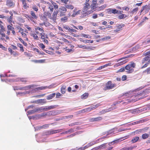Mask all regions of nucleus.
<instances>
[{
  "label": "nucleus",
  "instance_id": "1",
  "mask_svg": "<svg viewBox=\"0 0 150 150\" xmlns=\"http://www.w3.org/2000/svg\"><path fill=\"white\" fill-rule=\"evenodd\" d=\"M147 92L146 91H143L140 93H138L137 95H134L131 96L129 93H127L123 94L122 96V97L123 96L130 98L133 97L136 98V99H134V100L136 101L139 99L146 97L147 96Z\"/></svg>",
  "mask_w": 150,
  "mask_h": 150
},
{
  "label": "nucleus",
  "instance_id": "2",
  "mask_svg": "<svg viewBox=\"0 0 150 150\" xmlns=\"http://www.w3.org/2000/svg\"><path fill=\"white\" fill-rule=\"evenodd\" d=\"M47 3L48 4V8L44 7L42 9L44 11V14L46 16H50L54 10L53 6L52 4H50L49 2Z\"/></svg>",
  "mask_w": 150,
  "mask_h": 150
},
{
  "label": "nucleus",
  "instance_id": "3",
  "mask_svg": "<svg viewBox=\"0 0 150 150\" xmlns=\"http://www.w3.org/2000/svg\"><path fill=\"white\" fill-rule=\"evenodd\" d=\"M136 64L133 61L131 62L125 66V72L127 74L132 73L134 71V69L136 67Z\"/></svg>",
  "mask_w": 150,
  "mask_h": 150
},
{
  "label": "nucleus",
  "instance_id": "4",
  "mask_svg": "<svg viewBox=\"0 0 150 150\" xmlns=\"http://www.w3.org/2000/svg\"><path fill=\"white\" fill-rule=\"evenodd\" d=\"M116 84L112 83L111 81H109L105 84V87L103 88V90L106 91L108 90L112 89L116 86Z\"/></svg>",
  "mask_w": 150,
  "mask_h": 150
},
{
  "label": "nucleus",
  "instance_id": "5",
  "mask_svg": "<svg viewBox=\"0 0 150 150\" xmlns=\"http://www.w3.org/2000/svg\"><path fill=\"white\" fill-rule=\"evenodd\" d=\"M90 8V5L88 3H85L84 4L83 8V11L85 12V13L87 15H89L94 11V10H89Z\"/></svg>",
  "mask_w": 150,
  "mask_h": 150
},
{
  "label": "nucleus",
  "instance_id": "6",
  "mask_svg": "<svg viewBox=\"0 0 150 150\" xmlns=\"http://www.w3.org/2000/svg\"><path fill=\"white\" fill-rule=\"evenodd\" d=\"M40 39L42 40V41L45 43L47 44L49 42L47 39L48 38V36L47 34L45 33L44 32H43L40 35Z\"/></svg>",
  "mask_w": 150,
  "mask_h": 150
},
{
  "label": "nucleus",
  "instance_id": "7",
  "mask_svg": "<svg viewBox=\"0 0 150 150\" xmlns=\"http://www.w3.org/2000/svg\"><path fill=\"white\" fill-rule=\"evenodd\" d=\"M44 32V28L42 27H36L35 28V33L38 35H40L41 33Z\"/></svg>",
  "mask_w": 150,
  "mask_h": 150
},
{
  "label": "nucleus",
  "instance_id": "8",
  "mask_svg": "<svg viewBox=\"0 0 150 150\" xmlns=\"http://www.w3.org/2000/svg\"><path fill=\"white\" fill-rule=\"evenodd\" d=\"M125 26V25L123 24H117L116 25V27L117 28L115 30H114V32L115 33H118L119 32L122 30L123 27Z\"/></svg>",
  "mask_w": 150,
  "mask_h": 150
},
{
  "label": "nucleus",
  "instance_id": "9",
  "mask_svg": "<svg viewBox=\"0 0 150 150\" xmlns=\"http://www.w3.org/2000/svg\"><path fill=\"white\" fill-rule=\"evenodd\" d=\"M30 16L31 18L32 21L34 22V20L38 18V16L36 15L35 12L33 11H30Z\"/></svg>",
  "mask_w": 150,
  "mask_h": 150
},
{
  "label": "nucleus",
  "instance_id": "10",
  "mask_svg": "<svg viewBox=\"0 0 150 150\" xmlns=\"http://www.w3.org/2000/svg\"><path fill=\"white\" fill-rule=\"evenodd\" d=\"M58 13V11H54L52 16L51 15L50 16H48L50 19L53 20V21H55L56 20L57 15Z\"/></svg>",
  "mask_w": 150,
  "mask_h": 150
},
{
  "label": "nucleus",
  "instance_id": "11",
  "mask_svg": "<svg viewBox=\"0 0 150 150\" xmlns=\"http://www.w3.org/2000/svg\"><path fill=\"white\" fill-rule=\"evenodd\" d=\"M4 32H1L0 33V34L1 35L0 38L2 40H5V39L8 40L9 39V38L8 36L6 35L4 33Z\"/></svg>",
  "mask_w": 150,
  "mask_h": 150
},
{
  "label": "nucleus",
  "instance_id": "12",
  "mask_svg": "<svg viewBox=\"0 0 150 150\" xmlns=\"http://www.w3.org/2000/svg\"><path fill=\"white\" fill-rule=\"evenodd\" d=\"M81 10H78L76 8L74 9L73 11V13L71 15V16L73 17H75L76 15L79 14Z\"/></svg>",
  "mask_w": 150,
  "mask_h": 150
},
{
  "label": "nucleus",
  "instance_id": "13",
  "mask_svg": "<svg viewBox=\"0 0 150 150\" xmlns=\"http://www.w3.org/2000/svg\"><path fill=\"white\" fill-rule=\"evenodd\" d=\"M9 14L11 15L10 16H7L6 17V18L7 19V21L8 22L10 23H11L12 22V19L13 18V13L11 11H10L9 12Z\"/></svg>",
  "mask_w": 150,
  "mask_h": 150
},
{
  "label": "nucleus",
  "instance_id": "14",
  "mask_svg": "<svg viewBox=\"0 0 150 150\" xmlns=\"http://www.w3.org/2000/svg\"><path fill=\"white\" fill-rule=\"evenodd\" d=\"M6 5L9 7H14L15 5L12 0H7L6 1Z\"/></svg>",
  "mask_w": 150,
  "mask_h": 150
},
{
  "label": "nucleus",
  "instance_id": "15",
  "mask_svg": "<svg viewBox=\"0 0 150 150\" xmlns=\"http://www.w3.org/2000/svg\"><path fill=\"white\" fill-rule=\"evenodd\" d=\"M22 2V4L23 5V8L25 9H27L29 8L28 5H27L25 0H20Z\"/></svg>",
  "mask_w": 150,
  "mask_h": 150
},
{
  "label": "nucleus",
  "instance_id": "16",
  "mask_svg": "<svg viewBox=\"0 0 150 150\" xmlns=\"http://www.w3.org/2000/svg\"><path fill=\"white\" fill-rule=\"evenodd\" d=\"M127 61L126 60H124L122 61H120V62H119L116 64L114 66L115 67H117L119 66L122 65L125 63H126V62H127Z\"/></svg>",
  "mask_w": 150,
  "mask_h": 150
},
{
  "label": "nucleus",
  "instance_id": "17",
  "mask_svg": "<svg viewBox=\"0 0 150 150\" xmlns=\"http://www.w3.org/2000/svg\"><path fill=\"white\" fill-rule=\"evenodd\" d=\"M137 146H131L129 147H124L121 149V150H132L134 149Z\"/></svg>",
  "mask_w": 150,
  "mask_h": 150
},
{
  "label": "nucleus",
  "instance_id": "18",
  "mask_svg": "<svg viewBox=\"0 0 150 150\" xmlns=\"http://www.w3.org/2000/svg\"><path fill=\"white\" fill-rule=\"evenodd\" d=\"M17 33L18 34H21L22 37L24 38H25L27 37V34L26 33L24 32V29H23L18 30Z\"/></svg>",
  "mask_w": 150,
  "mask_h": 150
},
{
  "label": "nucleus",
  "instance_id": "19",
  "mask_svg": "<svg viewBox=\"0 0 150 150\" xmlns=\"http://www.w3.org/2000/svg\"><path fill=\"white\" fill-rule=\"evenodd\" d=\"M103 119L102 117H98L95 118H92L90 119L91 122H95L100 121Z\"/></svg>",
  "mask_w": 150,
  "mask_h": 150
},
{
  "label": "nucleus",
  "instance_id": "20",
  "mask_svg": "<svg viewBox=\"0 0 150 150\" xmlns=\"http://www.w3.org/2000/svg\"><path fill=\"white\" fill-rule=\"evenodd\" d=\"M3 23L0 20V33L5 31V27L3 26Z\"/></svg>",
  "mask_w": 150,
  "mask_h": 150
},
{
  "label": "nucleus",
  "instance_id": "21",
  "mask_svg": "<svg viewBox=\"0 0 150 150\" xmlns=\"http://www.w3.org/2000/svg\"><path fill=\"white\" fill-rule=\"evenodd\" d=\"M112 110V109L111 108H110L108 109H105L102 110L100 112V114H105V113L109 112Z\"/></svg>",
  "mask_w": 150,
  "mask_h": 150
},
{
  "label": "nucleus",
  "instance_id": "22",
  "mask_svg": "<svg viewBox=\"0 0 150 150\" xmlns=\"http://www.w3.org/2000/svg\"><path fill=\"white\" fill-rule=\"evenodd\" d=\"M38 34L36 33H32L31 34V36L33 37V39L36 40H39V38L38 36Z\"/></svg>",
  "mask_w": 150,
  "mask_h": 150
},
{
  "label": "nucleus",
  "instance_id": "23",
  "mask_svg": "<svg viewBox=\"0 0 150 150\" xmlns=\"http://www.w3.org/2000/svg\"><path fill=\"white\" fill-rule=\"evenodd\" d=\"M8 52L11 53V54H13L14 56H16L18 55V53L16 52H14L13 51L12 49L10 47H9L8 48Z\"/></svg>",
  "mask_w": 150,
  "mask_h": 150
},
{
  "label": "nucleus",
  "instance_id": "24",
  "mask_svg": "<svg viewBox=\"0 0 150 150\" xmlns=\"http://www.w3.org/2000/svg\"><path fill=\"white\" fill-rule=\"evenodd\" d=\"M33 62L35 63H42L45 62V59L34 60Z\"/></svg>",
  "mask_w": 150,
  "mask_h": 150
},
{
  "label": "nucleus",
  "instance_id": "25",
  "mask_svg": "<svg viewBox=\"0 0 150 150\" xmlns=\"http://www.w3.org/2000/svg\"><path fill=\"white\" fill-rule=\"evenodd\" d=\"M123 12L122 11L117 10L116 9H112V13L121 14Z\"/></svg>",
  "mask_w": 150,
  "mask_h": 150
},
{
  "label": "nucleus",
  "instance_id": "26",
  "mask_svg": "<svg viewBox=\"0 0 150 150\" xmlns=\"http://www.w3.org/2000/svg\"><path fill=\"white\" fill-rule=\"evenodd\" d=\"M150 58L149 57L146 56L142 60V64H144L146 61H148V63H149V61L150 60ZM149 63L150 62H149Z\"/></svg>",
  "mask_w": 150,
  "mask_h": 150
},
{
  "label": "nucleus",
  "instance_id": "27",
  "mask_svg": "<svg viewBox=\"0 0 150 150\" xmlns=\"http://www.w3.org/2000/svg\"><path fill=\"white\" fill-rule=\"evenodd\" d=\"M143 56H147L150 58V50L148 51L146 50L144 52L142 55Z\"/></svg>",
  "mask_w": 150,
  "mask_h": 150
},
{
  "label": "nucleus",
  "instance_id": "28",
  "mask_svg": "<svg viewBox=\"0 0 150 150\" xmlns=\"http://www.w3.org/2000/svg\"><path fill=\"white\" fill-rule=\"evenodd\" d=\"M55 95V93H52L51 94H50L49 95H48L47 97V100H50L52 99V98H53Z\"/></svg>",
  "mask_w": 150,
  "mask_h": 150
},
{
  "label": "nucleus",
  "instance_id": "29",
  "mask_svg": "<svg viewBox=\"0 0 150 150\" xmlns=\"http://www.w3.org/2000/svg\"><path fill=\"white\" fill-rule=\"evenodd\" d=\"M47 88V86H41L38 87H37L35 88L34 90L35 91H39L40 90H44L46 89Z\"/></svg>",
  "mask_w": 150,
  "mask_h": 150
},
{
  "label": "nucleus",
  "instance_id": "30",
  "mask_svg": "<svg viewBox=\"0 0 150 150\" xmlns=\"http://www.w3.org/2000/svg\"><path fill=\"white\" fill-rule=\"evenodd\" d=\"M106 6L107 5L106 4H104L97 8V9L98 11L103 10L106 7Z\"/></svg>",
  "mask_w": 150,
  "mask_h": 150
},
{
  "label": "nucleus",
  "instance_id": "31",
  "mask_svg": "<svg viewBox=\"0 0 150 150\" xmlns=\"http://www.w3.org/2000/svg\"><path fill=\"white\" fill-rule=\"evenodd\" d=\"M51 134L59 133L61 131V129L50 130Z\"/></svg>",
  "mask_w": 150,
  "mask_h": 150
},
{
  "label": "nucleus",
  "instance_id": "32",
  "mask_svg": "<svg viewBox=\"0 0 150 150\" xmlns=\"http://www.w3.org/2000/svg\"><path fill=\"white\" fill-rule=\"evenodd\" d=\"M59 10L61 11V12H64L65 13L67 12V8L65 6H61L60 8H59Z\"/></svg>",
  "mask_w": 150,
  "mask_h": 150
},
{
  "label": "nucleus",
  "instance_id": "33",
  "mask_svg": "<svg viewBox=\"0 0 150 150\" xmlns=\"http://www.w3.org/2000/svg\"><path fill=\"white\" fill-rule=\"evenodd\" d=\"M65 7H66L67 9H68L72 10L74 8V6L71 4L66 5Z\"/></svg>",
  "mask_w": 150,
  "mask_h": 150
},
{
  "label": "nucleus",
  "instance_id": "34",
  "mask_svg": "<svg viewBox=\"0 0 150 150\" xmlns=\"http://www.w3.org/2000/svg\"><path fill=\"white\" fill-rule=\"evenodd\" d=\"M97 4H96L94 3H92L91 5V10L95 11L94 9L97 7Z\"/></svg>",
  "mask_w": 150,
  "mask_h": 150
},
{
  "label": "nucleus",
  "instance_id": "35",
  "mask_svg": "<svg viewBox=\"0 0 150 150\" xmlns=\"http://www.w3.org/2000/svg\"><path fill=\"white\" fill-rule=\"evenodd\" d=\"M46 15L44 14L43 15H42L40 17V18L41 20L43 21H47V18L46 16Z\"/></svg>",
  "mask_w": 150,
  "mask_h": 150
},
{
  "label": "nucleus",
  "instance_id": "36",
  "mask_svg": "<svg viewBox=\"0 0 150 150\" xmlns=\"http://www.w3.org/2000/svg\"><path fill=\"white\" fill-rule=\"evenodd\" d=\"M37 102L39 103H41L42 104L45 103L46 102L45 99H38L37 100Z\"/></svg>",
  "mask_w": 150,
  "mask_h": 150
},
{
  "label": "nucleus",
  "instance_id": "37",
  "mask_svg": "<svg viewBox=\"0 0 150 150\" xmlns=\"http://www.w3.org/2000/svg\"><path fill=\"white\" fill-rule=\"evenodd\" d=\"M17 45L18 47H20V51L22 52H23L24 51V50L23 49V46L20 43H18L17 44Z\"/></svg>",
  "mask_w": 150,
  "mask_h": 150
},
{
  "label": "nucleus",
  "instance_id": "38",
  "mask_svg": "<svg viewBox=\"0 0 150 150\" xmlns=\"http://www.w3.org/2000/svg\"><path fill=\"white\" fill-rule=\"evenodd\" d=\"M143 73L145 74H150V68L148 67L144 71Z\"/></svg>",
  "mask_w": 150,
  "mask_h": 150
},
{
  "label": "nucleus",
  "instance_id": "39",
  "mask_svg": "<svg viewBox=\"0 0 150 150\" xmlns=\"http://www.w3.org/2000/svg\"><path fill=\"white\" fill-rule=\"evenodd\" d=\"M139 138L138 137H136L133 138L131 140V142L133 143H135L137 142L139 139Z\"/></svg>",
  "mask_w": 150,
  "mask_h": 150
},
{
  "label": "nucleus",
  "instance_id": "40",
  "mask_svg": "<svg viewBox=\"0 0 150 150\" xmlns=\"http://www.w3.org/2000/svg\"><path fill=\"white\" fill-rule=\"evenodd\" d=\"M47 116H50L55 115V112L54 111L52 110L47 112Z\"/></svg>",
  "mask_w": 150,
  "mask_h": 150
},
{
  "label": "nucleus",
  "instance_id": "41",
  "mask_svg": "<svg viewBox=\"0 0 150 150\" xmlns=\"http://www.w3.org/2000/svg\"><path fill=\"white\" fill-rule=\"evenodd\" d=\"M88 95V93H85L82 96L81 98L83 99H85L86 98Z\"/></svg>",
  "mask_w": 150,
  "mask_h": 150
},
{
  "label": "nucleus",
  "instance_id": "42",
  "mask_svg": "<svg viewBox=\"0 0 150 150\" xmlns=\"http://www.w3.org/2000/svg\"><path fill=\"white\" fill-rule=\"evenodd\" d=\"M126 16L124 14H122L119 16L118 18L119 19H122L125 18L126 17Z\"/></svg>",
  "mask_w": 150,
  "mask_h": 150
},
{
  "label": "nucleus",
  "instance_id": "43",
  "mask_svg": "<svg viewBox=\"0 0 150 150\" xmlns=\"http://www.w3.org/2000/svg\"><path fill=\"white\" fill-rule=\"evenodd\" d=\"M106 144L107 143H104L99 146L100 149H101L103 148H105L106 147Z\"/></svg>",
  "mask_w": 150,
  "mask_h": 150
},
{
  "label": "nucleus",
  "instance_id": "44",
  "mask_svg": "<svg viewBox=\"0 0 150 150\" xmlns=\"http://www.w3.org/2000/svg\"><path fill=\"white\" fill-rule=\"evenodd\" d=\"M66 87L65 86H62L61 89V91L62 93L64 94L65 92Z\"/></svg>",
  "mask_w": 150,
  "mask_h": 150
},
{
  "label": "nucleus",
  "instance_id": "45",
  "mask_svg": "<svg viewBox=\"0 0 150 150\" xmlns=\"http://www.w3.org/2000/svg\"><path fill=\"white\" fill-rule=\"evenodd\" d=\"M125 71V67H123L120 69L119 70H118L117 72V73H118L120 72H123Z\"/></svg>",
  "mask_w": 150,
  "mask_h": 150
},
{
  "label": "nucleus",
  "instance_id": "46",
  "mask_svg": "<svg viewBox=\"0 0 150 150\" xmlns=\"http://www.w3.org/2000/svg\"><path fill=\"white\" fill-rule=\"evenodd\" d=\"M139 10V8L138 7H136L133 9L132 11L131 12V13L132 14H133L134 13H137Z\"/></svg>",
  "mask_w": 150,
  "mask_h": 150
},
{
  "label": "nucleus",
  "instance_id": "47",
  "mask_svg": "<svg viewBox=\"0 0 150 150\" xmlns=\"http://www.w3.org/2000/svg\"><path fill=\"white\" fill-rule=\"evenodd\" d=\"M25 87H18V86H15L14 87V89L15 90H24Z\"/></svg>",
  "mask_w": 150,
  "mask_h": 150
},
{
  "label": "nucleus",
  "instance_id": "48",
  "mask_svg": "<svg viewBox=\"0 0 150 150\" xmlns=\"http://www.w3.org/2000/svg\"><path fill=\"white\" fill-rule=\"evenodd\" d=\"M68 18L67 16H65L61 19V21L63 22H66Z\"/></svg>",
  "mask_w": 150,
  "mask_h": 150
},
{
  "label": "nucleus",
  "instance_id": "49",
  "mask_svg": "<svg viewBox=\"0 0 150 150\" xmlns=\"http://www.w3.org/2000/svg\"><path fill=\"white\" fill-rule=\"evenodd\" d=\"M149 137V134H147L145 133L142 135V138L144 139H146Z\"/></svg>",
  "mask_w": 150,
  "mask_h": 150
},
{
  "label": "nucleus",
  "instance_id": "50",
  "mask_svg": "<svg viewBox=\"0 0 150 150\" xmlns=\"http://www.w3.org/2000/svg\"><path fill=\"white\" fill-rule=\"evenodd\" d=\"M12 25H8L7 26V28L8 30H12L14 29V28L12 26Z\"/></svg>",
  "mask_w": 150,
  "mask_h": 150
},
{
  "label": "nucleus",
  "instance_id": "51",
  "mask_svg": "<svg viewBox=\"0 0 150 150\" xmlns=\"http://www.w3.org/2000/svg\"><path fill=\"white\" fill-rule=\"evenodd\" d=\"M100 104L98 103V104H96V105H94L92 106H91L92 110H93L96 109V108H98V107L99 106H100Z\"/></svg>",
  "mask_w": 150,
  "mask_h": 150
},
{
  "label": "nucleus",
  "instance_id": "52",
  "mask_svg": "<svg viewBox=\"0 0 150 150\" xmlns=\"http://www.w3.org/2000/svg\"><path fill=\"white\" fill-rule=\"evenodd\" d=\"M73 27L75 29H76L78 30L79 29L80 30H82L83 29V26H78V28L76 26H74V25H73Z\"/></svg>",
  "mask_w": 150,
  "mask_h": 150
},
{
  "label": "nucleus",
  "instance_id": "53",
  "mask_svg": "<svg viewBox=\"0 0 150 150\" xmlns=\"http://www.w3.org/2000/svg\"><path fill=\"white\" fill-rule=\"evenodd\" d=\"M36 112V111L35 110H28L27 111V113L29 114H32L33 113H34L35 112Z\"/></svg>",
  "mask_w": 150,
  "mask_h": 150
},
{
  "label": "nucleus",
  "instance_id": "54",
  "mask_svg": "<svg viewBox=\"0 0 150 150\" xmlns=\"http://www.w3.org/2000/svg\"><path fill=\"white\" fill-rule=\"evenodd\" d=\"M32 8L36 12H38V8L37 7V6H36L35 5L34 6H33Z\"/></svg>",
  "mask_w": 150,
  "mask_h": 150
},
{
  "label": "nucleus",
  "instance_id": "55",
  "mask_svg": "<svg viewBox=\"0 0 150 150\" xmlns=\"http://www.w3.org/2000/svg\"><path fill=\"white\" fill-rule=\"evenodd\" d=\"M111 38V37L110 36H108L106 37H105L101 39V40H108L110 39Z\"/></svg>",
  "mask_w": 150,
  "mask_h": 150
},
{
  "label": "nucleus",
  "instance_id": "56",
  "mask_svg": "<svg viewBox=\"0 0 150 150\" xmlns=\"http://www.w3.org/2000/svg\"><path fill=\"white\" fill-rule=\"evenodd\" d=\"M52 5L53 6V7H54V8L55 9H57L58 8V6L57 5V4L56 3H54V2H53L52 3Z\"/></svg>",
  "mask_w": 150,
  "mask_h": 150
},
{
  "label": "nucleus",
  "instance_id": "57",
  "mask_svg": "<svg viewBox=\"0 0 150 150\" xmlns=\"http://www.w3.org/2000/svg\"><path fill=\"white\" fill-rule=\"evenodd\" d=\"M26 18H28V20H30L32 21L31 19L32 18L30 17V16L29 14H25V16Z\"/></svg>",
  "mask_w": 150,
  "mask_h": 150
},
{
  "label": "nucleus",
  "instance_id": "58",
  "mask_svg": "<svg viewBox=\"0 0 150 150\" xmlns=\"http://www.w3.org/2000/svg\"><path fill=\"white\" fill-rule=\"evenodd\" d=\"M36 111V112L40 111V112H42V111H43V107H41L40 108H38L35 110Z\"/></svg>",
  "mask_w": 150,
  "mask_h": 150
},
{
  "label": "nucleus",
  "instance_id": "59",
  "mask_svg": "<svg viewBox=\"0 0 150 150\" xmlns=\"http://www.w3.org/2000/svg\"><path fill=\"white\" fill-rule=\"evenodd\" d=\"M43 24L46 27L50 26L51 25L47 21H44Z\"/></svg>",
  "mask_w": 150,
  "mask_h": 150
},
{
  "label": "nucleus",
  "instance_id": "60",
  "mask_svg": "<svg viewBox=\"0 0 150 150\" xmlns=\"http://www.w3.org/2000/svg\"><path fill=\"white\" fill-rule=\"evenodd\" d=\"M57 106H58L57 105H50V106H49L48 107L49 108V110H50L51 109H54V108H56Z\"/></svg>",
  "mask_w": 150,
  "mask_h": 150
},
{
  "label": "nucleus",
  "instance_id": "61",
  "mask_svg": "<svg viewBox=\"0 0 150 150\" xmlns=\"http://www.w3.org/2000/svg\"><path fill=\"white\" fill-rule=\"evenodd\" d=\"M77 46L78 47L80 48H82L83 47V49H87L88 48V47H86L85 45H78Z\"/></svg>",
  "mask_w": 150,
  "mask_h": 150
},
{
  "label": "nucleus",
  "instance_id": "62",
  "mask_svg": "<svg viewBox=\"0 0 150 150\" xmlns=\"http://www.w3.org/2000/svg\"><path fill=\"white\" fill-rule=\"evenodd\" d=\"M39 45V47L42 49H43L45 47V45L42 43H40Z\"/></svg>",
  "mask_w": 150,
  "mask_h": 150
},
{
  "label": "nucleus",
  "instance_id": "63",
  "mask_svg": "<svg viewBox=\"0 0 150 150\" xmlns=\"http://www.w3.org/2000/svg\"><path fill=\"white\" fill-rule=\"evenodd\" d=\"M25 27L29 31H30L31 32L32 31V30L31 28L29 27L28 25H25Z\"/></svg>",
  "mask_w": 150,
  "mask_h": 150
},
{
  "label": "nucleus",
  "instance_id": "64",
  "mask_svg": "<svg viewBox=\"0 0 150 150\" xmlns=\"http://www.w3.org/2000/svg\"><path fill=\"white\" fill-rule=\"evenodd\" d=\"M49 124L44 125L42 126V127L44 129H46L49 127Z\"/></svg>",
  "mask_w": 150,
  "mask_h": 150
}]
</instances>
